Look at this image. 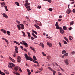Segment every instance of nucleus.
Wrapping results in <instances>:
<instances>
[{"label": "nucleus", "mask_w": 75, "mask_h": 75, "mask_svg": "<svg viewBox=\"0 0 75 75\" xmlns=\"http://www.w3.org/2000/svg\"><path fill=\"white\" fill-rule=\"evenodd\" d=\"M24 55L27 60H30V61H33V59L30 57V56H28L27 54L25 53Z\"/></svg>", "instance_id": "1"}, {"label": "nucleus", "mask_w": 75, "mask_h": 75, "mask_svg": "<svg viewBox=\"0 0 75 75\" xmlns=\"http://www.w3.org/2000/svg\"><path fill=\"white\" fill-rule=\"evenodd\" d=\"M9 65H8V67L10 68H12V67H14V66H15L14 64L12 63H9Z\"/></svg>", "instance_id": "2"}, {"label": "nucleus", "mask_w": 75, "mask_h": 75, "mask_svg": "<svg viewBox=\"0 0 75 75\" xmlns=\"http://www.w3.org/2000/svg\"><path fill=\"white\" fill-rule=\"evenodd\" d=\"M71 11H71V9H70V8H68L66 11V13H67V14H69V13H71Z\"/></svg>", "instance_id": "3"}, {"label": "nucleus", "mask_w": 75, "mask_h": 75, "mask_svg": "<svg viewBox=\"0 0 75 75\" xmlns=\"http://www.w3.org/2000/svg\"><path fill=\"white\" fill-rule=\"evenodd\" d=\"M21 57H18L17 61L18 62H21Z\"/></svg>", "instance_id": "4"}, {"label": "nucleus", "mask_w": 75, "mask_h": 75, "mask_svg": "<svg viewBox=\"0 0 75 75\" xmlns=\"http://www.w3.org/2000/svg\"><path fill=\"white\" fill-rule=\"evenodd\" d=\"M64 62L66 65H69V61H68V59H66L65 60H64Z\"/></svg>", "instance_id": "5"}, {"label": "nucleus", "mask_w": 75, "mask_h": 75, "mask_svg": "<svg viewBox=\"0 0 75 75\" xmlns=\"http://www.w3.org/2000/svg\"><path fill=\"white\" fill-rule=\"evenodd\" d=\"M22 42H23V45L25 46V47H28V44H27L25 41H22Z\"/></svg>", "instance_id": "6"}, {"label": "nucleus", "mask_w": 75, "mask_h": 75, "mask_svg": "<svg viewBox=\"0 0 75 75\" xmlns=\"http://www.w3.org/2000/svg\"><path fill=\"white\" fill-rule=\"evenodd\" d=\"M47 45H48L50 47H51L52 46V44L51 43H50L48 42H47Z\"/></svg>", "instance_id": "7"}, {"label": "nucleus", "mask_w": 75, "mask_h": 75, "mask_svg": "<svg viewBox=\"0 0 75 75\" xmlns=\"http://www.w3.org/2000/svg\"><path fill=\"white\" fill-rule=\"evenodd\" d=\"M2 16H3V17H5V18H8V16H7V15L5 13H4L2 14Z\"/></svg>", "instance_id": "8"}, {"label": "nucleus", "mask_w": 75, "mask_h": 75, "mask_svg": "<svg viewBox=\"0 0 75 75\" xmlns=\"http://www.w3.org/2000/svg\"><path fill=\"white\" fill-rule=\"evenodd\" d=\"M15 51L17 53H18V47L17 46H16L15 47Z\"/></svg>", "instance_id": "9"}, {"label": "nucleus", "mask_w": 75, "mask_h": 75, "mask_svg": "<svg viewBox=\"0 0 75 75\" xmlns=\"http://www.w3.org/2000/svg\"><path fill=\"white\" fill-rule=\"evenodd\" d=\"M20 25H21V28L22 30H24V24H20Z\"/></svg>", "instance_id": "10"}, {"label": "nucleus", "mask_w": 75, "mask_h": 75, "mask_svg": "<svg viewBox=\"0 0 75 75\" xmlns=\"http://www.w3.org/2000/svg\"><path fill=\"white\" fill-rule=\"evenodd\" d=\"M19 68V67L18 66H16L14 68V69H15V71H18Z\"/></svg>", "instance_id": "11"}, {"label": "nucleus", "mask_w": 75, "mask_h": 75, "mask_svg": "<svg viewBox=\"0 0 75 75\" xmlns=\"http://www.w3.org/2000/svg\"><path fill=\"white\" fill-rule=\"evenodd\" d=\"M34 25L35 27H36L37 28L39 29H40V27H39V26H38L37 25L35 24Z\"/></svg>", "instance_id": "12"}, {"label": "nucleus", "mask_w": 75, "mask_h": 75, "mask_svg": "<svg viewBox=\"0 0 75 75\" xmlns=\"http://www.w3.org/2000/svg\"><path fill=\"white\" fill-rule=\"evenodd\" d=\"M6 4L5 3L3 2L1 3V7H3L4 5H5Z\"/></svg>", "instance_id": "13"}, {"label": "nucleus", "mask_w": 75, "mask_h": 75, "mask_svg": "<svg viewBox=\"0 0 75 75\" xmlns=\"http://www.w3.org/2000/svg\"><path fill=\"white\" fill-rule=\"evenodd\" d=\"M26 8L28 11H29V10H31V9H30V6H27Z\"/></svg>", "instance_id": "14"}, {"label": "nucleus", "mask_w": 75, "mask_h": 75, "mask_svg": "<svg viewBox=\"0 0 75 75\" xmlns=\"http://www.w3.org/2000/svg\"><path fill=\"white\" fill-rule=\"evenodd\" d=\"M60 33H61V34H64V31L63 30H60Z\"/></svg>", "instance_id": "15"}, {"label": "nucleus", "mask_w": 75, "mask_h": 75, "mask_svg": "<svg viewBox=\"0 0 75 75\" xmlns=\"http://www.w3.org/2000/svg\"><path fill=\"white\" fill-rule=\"evenodd\" d=\"M28 35V37L30 38V37H31V35L30 34V33H29L28 32H27Z\"/></svg>", "instance_id": "16"}, {"label": "nucleus", "mask_w": 75, "mask_h": 75, "mask_svg": "<svg viewBox=\"0 0 75 75\" xmlns=\"http://www.w3.org/2000/svg\"><path fill=\"white\" fill-rule=\"evenodd\" d=\"M30 4V3H25V7H27Z\"/></svg>", "instance_id": "17"}, {"label": "nucleus", "mask_w": 75, "mask_h": 75, "mask_svg": "<svg viewBox=\"0 0 75 75\" xmlns=\"http://www.w3.org/2000/svg\"><path fill=\"white\" fill-rule=\"evenodd\" d=\"M1 31L3 32L4 33H6L7 32V31L4 29H1Z\"/></svg>", "instance_id": "18"}, {"label": "nucleus", "mask_w": 75, "mask_h": 75, "mask_svg": "<svg viewBox=\"0 0 75 75\" xmlns=\"http://www.w3.org/2000/svg\"><path fill=\"white\" fill-rule=\"evenodd\" d=\"M63 28L64 30H67V28L65 26H63Z\"/></svg>", "instance_id": "19"}, {"label": "nucleus", "mask_w": 75, "mask_h": 75, "mask_svg": "<svg viewBox=\"0 0 75 75\" xmlns=\"http://www.w3.org/2000/svg\"><path fill=\"white\" fill-rule=\"evenodd\" d=\"M4 72L6 73V74H9V73H8V72H7V71L6 70H4Z\"/></svg>", "instance_id": "20"}, {"label": "nucleus", "mask_w": 75, "mask_h": 75, "mask_svg": "<svg viewBox=\"0 0 75 75\" xmlns=\"http://www.w3.org/2000/svg\"><path fill=\"white\" fill-rule=\"evenodd\" d=\"M33 59L35 61H37V58H36V57H35V56H33Z\"/></svg>", "instance_id": "21"}, {"label": "nucleus", "mask_w": 75, "mask_h": 75, "mask_svg": "<svg viewBox=\"0 0 75 75\" xmlns=\"http://www.w3.org/2000/svg\"><path fill=\"white\" fill-rule=\"evenodd\" d=\"M22 33L23 34V37H25V33L23 31H22Z\"/></svg>", "instance_id": "22"}, {"label": "nucleus", "mask_w": 75, "mask_h": 75, "mask_svg": "<svg viewBox=\"0 0 75 75\" xmlns=\"http://www.w3.org/2000/svg\"><path fill=\"white\" fill-rule=\"evenodd\" d=\"M65 53H66V51L64 50L62 51V54H65Z\"/></svg>", "instance_id": "23"}, {"label": "nucleus", "mask_w": 75, "mask_h": 75, "mask_svg": "<svg viewBox=\"0 0 75 75\" xmlns=\"http://www.w3.org/2000/svg\"><path fill=\"white\" fill-rule=\"evenodd\" d=\"M40 45H42V48H44V44H43V43H40Z\"/></svg>", "instance_id": "24"}, {"label": "nucleus", "mask_w": 75, "mask_h": 75, "mask_svg": "<svg viewBox=\"0 0 75 75\" xmlns=\"http://www.w3.org/2000/svg\"><path fill=\"white\" fill-rule=\"evenodd\" d=\"M52 72H53V74H55V73H56V72L54 71V70H52Z\"/></svg>", "instance_id": "25"}, {"label": "nucleus", "mask_w": 75, "mask_h": 75, "mask_svg": "<svg viewBox=\"0 0 75 75\" xmlns=\"http://www.w3.org/2000/svg\"><path fill=\"white\" fill-rule=\"evenodd\" d=\"M64 38L66 41H67L68 42V39L66 37H64Z\"/></svg>", "instance_id": "26"}, {"label": "nucleus", "mask_w": 75, "mask_h": 75, "mask_svg": "<svg viewBox=\"0 0 75 75\" xmlns=\"http://www.w3.org/2000/svg\"><path fill=\"white\" fill-rule=\"evenodd\" d=\"M4 7L6 9V11H7L8 10V9H7V6H5Z\"/></svg>", "instance_id": "27"}, {"label": "nucleus", "mask_w": 75, "mask_h": 75, "mask_svg": "<svg viewBox=\"0 0 75 75\" xmlns=\"http://www.w3.org/2000/svg\"><path fill=\"white\" fill-rule=\"evenodd\" d=\"M7 34H8V35H10V32L9 31H7Z\"/></svg>", "instance_id": "28"}, {"label": "nucleus", "mask_w": 75, "mask_h": 75, "mask_svg": "<svg viewBox=\"0 0 75 75\" xmlns=\"http://www.w3.org/2000/svg\"><path fill=\"white\" fill-rule=\"evenodd\" d=\"M44 1H48V2H49V3H51L52 1L51 0H44Z\"/></svg>", "instance_id": "29"}, {"label": "nucleus", "mask_w": 75, "mask_h": 75, "mask_svg": "<svg viewBox=\"0 0 75 75\" xmlns=\"http://www.w3.org/2000/svg\"><path fill=\"white\" fill-rule=\"evenodd\" d=\"M47 58L48 59H51V57H50V56H47Z\"/></svg>", "instance_id": "30"}, {"label": "nucleus", "mask_w": 75, "mask_h": 75, "mask_svg": "<svg viewBox=\"0 0 75 75\" xmlns=\"http://www.w3.org/2000/svg\"><path fill=\"white\" fill-rule=\"evenodd\" d=\"M69 38L70 40H72V37L71 36H70L69 37Z\"/></svg>", "instance_id": "31"}, {"label": "nucleus", "mask_w": 75, "mask_h": 75, "mask_svg": "<svg viewBox=\"0 0 75 75\" xmlns=\"http://www.w3.org/2000/svg\"><path fill=\"white\" fill-rule=\"evenodd\" d=\"M15 4H16L18 6H19V3H18V2H16Z\"/></svg>", "instance_id": "32"}, {"label": "nucleus", "mask_w": 75, "mask_h": 75, "mask_svg": "<svg viewBox=\"0 0 75 75\" xmlns=\"http://www.w3.org/2000/svg\"><path fill=\"white\" fill-rule=\"evenodd\" d=\"M33 32V33H35V34L36 35H37V32H36V31H35V30H33L32 31Z\"/></svg>", "instance_id": "33"}, {"label": "nucleus", "mask_w": 75, "mask_h": 75, "mask_svg": "<svg viewBox=\"0 0 75 75\" xmlns=\"http://www.w3.org/2000/svg\"><path fill=\"white\" fill-rule=\"evenodd\" d=\"M17 27L18 28V30H20V29L21 28V27H20V25H17Z\"/></svg>", "instance_id": "34"}, {"label": "nucleus", "mask_w": 75, "mask_h": 75, "mask_svg": "<svg viewBox=\"0 0 75 75\" xmlns=\"http://www.w3.org/2000/svg\"><path fill=\"white\" fill-rule=\"evenodd\" d=\"M49 10L50 11H52V8H50L49 9Z\"/></svg>", "instance_id": "35"}, {"label": "nucleus", "mask_w": 75, "mask_h": 75, "mask_svg": "<svg viewBox=\"0 0 75 75\" xmlns=\"http://www.w3.org/2000/svg\"><path fill=\"white\" fill-rule=\"evenodd\" d=\"M68 55V53H66V54H64V56L66 57H67Z\"/></svg>", "instance_id": "36"}, {"label": "nucleus", "mask_w": 75, "mask_h": 75, "mask_svg": "<svg viewBox=\"0 0 75 75\" xmlns=\"http://www.w3.org/2000/svg\"><path fill=\"white\" fill-rule=\"evenodd\" d=\"M0 74H1L2 75H5V74L2 72L0 73Z\"/></svg>", "instance_id": "37"}, {"label": "nucleus", "mask_w": 75, "mask_h": 75, "mask_svg": "<svg viewBox=\"0 0 75 75\" xmlns=\"http://www.w3.org/2000/svg\"><path fill=\"white\" fill-rule=\"evenodd\" d=\"M0 74H1L2 75H5V74L2 72L0 73Z\"/></svg>", "instance_id": "38"}, {"label": "nucleus", "mask_w": 75, "mask_h": 75, "mask_svg": "<svg viewBox=\"0 0 75 75\" xmlns=\"http://www.w3.org/2000/svg\"><path fill=\"white\" fill-rule=\"evenodd\" d=\"M55 26L56 27L58 26V22H56L55 25Z\"/></svg>", "instance_id": "39"}, {"label": "nucleus", "mask_w": 75, "mask_h": 75, "mask_svg": "<svg viewBox=\"0 0 75 75\" xmlns=\"http://www.w3.org/2000/svg\"><path fill=\"white\" fill-rule=\"evenodd\" d=\"M48 68L49 69H50V70H51V71H52V70H53V69H51V68L49 67H48Z\"/></svg>", "instance_id": "40"}, {"label": "nucleus", "mask_w": 75, "mask_h": 75, "mask_svg": "<svg viewBox=\"0 0 75 75\" xmlns=\"http://www.w3.org/2000/svg\"><path fill=\"white\" fill-rule=\"evenodd\" d=\"M70 25H72L74 24V22L72 21L70 23Z\"/></svg>", "instance_id": "41"}, {"label": "nucleus", "mask_w": 75, "mask_h": 75, "mask_svg": "<svg viewBox=\"0 0 75 75\" xmlns=\"http://www.w3.org/2000/svg\"><path fill=\"white\" fill-rule=\"evenodd\" d=\"M11 61L13 62H15V60H14V59H12L11 60Z\"/></svg>", "instance_id": "42"}, {"label": "nucleus", "mask_w": 75, "mask_h": 75, "mask_svg": "<svg viewBox=\"0 0 75 75\" xmlns=\"http://www.w3.org/2000/svg\"><path fill=\"white\" fill-rule=\"evenodd\" d=\"M63 41H64V44H67V42L66 41L64 40Z\"/></svg>", "instance_id": "43"}, {"label": "nucleus", "mask_w": 75, "mask_h": 75, "mask_svg": "<svg viewBox=\"0 0 75 75\" xmlns=\"http://www.w3.org/2000/svg\"><path fill=\"white\" fill-rule=\"evenodd\" d=\"M5 40V41L7 42V44H8V41L7 40V39H6Z\"/></svg>", "instance_id": "44"}, {"label": "nucleus", "mask_w": 75, "mask_h": 75, "mask_svg": "<svg viewBox=\"0 0 75 75\" xmlns=\"http://www.w3.org/2000/svg\"><path fill=\"white\" fill-rule=\"evenodd\" d=\"M36 63H37V64L38 65L37 66H38V67H40V65H39V63H38V62H37Z\"/></svg>", "instance_id": "45"}, {"label": "nucleus", "mask_w": 75, "mask_h": 75, "mask_svg": "<svg viewBox=\"0 0 75 75\" xmlns=\"http://www.w3.org/2000/svg\"><path fill=\"white\" fill-rule=\"evenodd\" d=\"M58 75H63V74H61L60 72H58Z\"/></svg>", "instance_id": "46"}, {"label": "nucleus", "mask_w": 75, "mask_h": 75, "mask_svg": "<svg viewBox=\"0 0 75 75\" xmlns=\"http://www.w3.org/2000/svg\"><path fill=\"white\" fill-rule=\"evenodd\" d=\"M18 68H19V71H20V72H22V70H21V68L19 67Z\"/></svg>", "instance_id": "47"}, {"label": "nucleus", "mask_w": 75, "mask_h": 75, "mask_svg": "<svg viewBox=\"0 0 75 75\" xmlns=\"http://www.w3.org/2000/svg\"><path fill=\"white\" fill-rule=\"evenodd\" d=\"M39 69L40 71H42V69H43V68H42V67H41L40 69Z\"/></svg>", "instance_id": "48"}, {"label": "nucleus", "mask_w": 75, "mask_h": 75, "mask_svg": "<svg viewBox=\"0 0 75 75\" xmlns=\"http://www.w3.org/2000/svg\"><path fill=\"white\" fill-rule=\"evenodd\" d=\"M38 8L40 9L41 8V6H38Z\"/></svg>", "instance_id": "49"}, {"label": "nucleus", "mask_w": 75, "mask_h": 75, "mask_svg": "<svg viewBox=\"0 0 75 75\" xmlns=\"http://www.w3.org/2000/svg\"><path fill=\"white\" fill-rule=\"evenodd\" d=\"M42 54L43 56H46V54H44V52H42Z\"/></svg>", "instance_id": "50"}, {"label": "nucleus", "mask_w": 75, "mask_h": 75, "mask_svg": "<svg viewBox=\"0 0 75 75\" xmlns=\"http://www.w3.org/2000/svg\"><path fill=\"white\" fill-rule=\"evenodd\" d=\"M60 69L62 70V71L63 72H64V70L62 68L60 67Z\"/></svg>", "instance_id": "51"}, {"label": "nucleus", "mask_w": 75, "mask_h": 75, "mask_svg": "<svg viewBox=\"0 0 75 75\" xmlns=\"http://www.w3.org/2000/svg\"><path fill=\"white\" fill-rule=\"evenodd\" d=\"M16 44H18V45H20V43H19V42H16Z\"/></svg>", "instance_id": "52"}, {"label": "nucleus", "mask_w": 75, "mask_h": 75, "mask_svg": "<svg viewBox=\"0 0 75 75\" xmlns=\"http://www.w3.org/2000/svg\"><path fill=\"white\" fill-rule=\"evenodd\" d=\"M59 45H60V47H62V45H61V42H59Z\"/></svg>", "instance_id": "53"}, {"label": "nucleus", "mask_w": 75, "mask_h": 75, "mask_svg": "<svg viewBox=\"0 0 75 75\" xmlns=\"http://www.w3.org/2000/svg\"><path fill=\"white\" fill-rule=\"evenodd\" d=\"M33 62H34V63H36L37 62V61L33 60Z\"/></svg>", "instance_id": "54"}, {"label": "nucleus", "mask_w": 75, "mask_h": 75, "mask_svg": "<svg viewBox=\"0 0 75 75\" xmlns=\"http://www.w3.org/2000/svg\"><path fill=\"white\" fill-rule=\"evenodd\" d=\"M69 30L70 31L71 30H72V27H70V28H69Z\"/></svg>", "instance_id": "55"}, {"label": "nucleus", "mask_w": 75, "mask_h": 75, "mask_svg": "<svg viewBox=\"0 0 75 75\" xmlns=\"http://www.w3.org/2000/svg\"><path fill=\"white\" fill-rule=\"evenodd\" d=\"M75 52L74 51L72 52V55H74V54H75Z\"/></svg>", "instance_id": "56"}, {"label": "nucleus", "mask_w": 75, "mask_h": 75, "mask_svg": "<svg viewBox=\"0 0 75 75\" xmlns=\"http://www.w3.org/2000/svg\"><path fill=\"white\" fill-rule=\"evenodd\" d=\"M33 37H34V38H37V36L35 35Z\"/></svg>", "instance_id": "57"}, {"label": "nucleus", "mask_w": 75, "mask_h": 75, "mask_svg": "<svg viewBox=\"0 0 75 75\" xmlns=\"http://www.w3.org/2000/svg\"><path fill=\"white\" fill-rule=\"evenodd\" d=\"M28 75H30L31 74V72H28Z\"/></svg>", "instance_id": "58"}, {"label": "nucleus", "mask_w": 75, "mask_h": 75, "mask_svg": "<svg viewBox=\"0 0 75 75\" xmlns=\"http://www.w3.org/2000/svg\"><path fill=\"white\" fill-rule=\"evenodd\" d=\"M73 12L74 13H75V9H74L73 10Z\"/></svg>", "instance_id": "59"}, {"label": "nucleus", "mask_w": 75, "mask_h": 75, "mask_svg": "<svg viewBox=\"0 0 75 75\" xmlns=\"http://www.w3.org/2000/svg\"><path fill=\"white\" fill-rule=\"evenodd\" d=\"M25 3H28V0H26L25 1Z\"/></svg>", "instance_id": "60"}, {"label": "nucleus", "mask_w": 75, "mask_h": 75, "mask_svg": "<svg viewBox=\"0 0 75 75\" xmlns=\"http://www.w3.org/2000/svg\"><path fill=\"white\" fill-rule=\"evenodd\" d=\"M31 38L32 40H34V37H31Z\"/></svg>", "instance_id": "61"}, {"label": "nucleus", "mask_w": 75, "mask_h": 75, "mask_svg": "<svg viewBox=\"0 0 75 75\" xmlns=\"http://www.w3.org/2000/svg\"><path fill=\"white\" fill-rule=\"evenodd\" d=\"M32 50H33V51H35V49H34V48H33L32 49Z\"/></svg>", "instance_id": "62"}, {"label": "nucleus", "mask_w": 75, "mask_h": 75, "mask_svg": "<svg viewBox=\"0 0 75 75\" xmlns=\"http://www.w3.org/2000/svg\"><path fill=\"white\" fill-rule=\"evenodd\" d=\"M16 21L17 23H18V24H20V22H19L18 21Z\"/></svg>", "instance_id": "63"}, {"label": "nucleus", "mask_w": 75, "mask_h": 75, "mask_svg": "<svg viewBox=\"0 0 75 75\" xmlns=\"http://www.w3.org/2000/svg\"><path fill=\"white\" fill-rule=\"evenodd\" d=\"M16 75H20V74H19L18 73H16Z\"/></svg>", "instance_id": "64"}]
</instances>
